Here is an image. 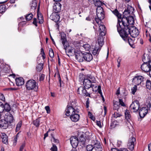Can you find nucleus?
Returning a JSON list of instances; mask_svg holds the SVG:
<instances>
[{
  "mask_svg": "<svg viewBox=\"0 0 151 151\" xmlns=\"http://www.w3.org/2000/svg\"><path fill=\"white\" fill-rule=\"evenodd\" d=\"M96 82L95 78L94 77L89 76L85 78L83 80V84L84 86L86 88L89 89L90 88H96V86L94 85L93 83H95Z\"/></svg>",
  "mask_w": 151,
  "mask_h": 151,
  "instance_id": "obj_1",
  "label": "nucleus"
},
{
  "mask_svg": "<svg viewBox=\"0 0 151 151\" xmlns=\"http://www.w3.org/2000/svg\"><path fill=\"white\" fill-rule=\"evenodd\" d=\"M117 30L121 37L124 40H126L129 35L128 27L125 28V27L121 23L117 25Z\"/></svg>",
  "mask_w": 151,
  "mask_h": 151,
  "instance_id": "obj_2",
  "label": "nucleus"
},
{
  "mask_svg": "<svg viewBox=\"0 0 151 151\" xmlns=\"http://www.w3.org/2000/svg\"><path fill=\"white\" fill-rule=\"evenodd\" d=\"M91 144L88 145L86 146L87 151H102V149L99 142L95 140L91 141Z\"/></svg>",
  "mask_w": 151,
  "mask_h": 151,
  "instance_id": "obj_3",
  "label": "nucleus"
},
{
  "mask_svg": "<svg viewBox=\"0 0 151 151\" xmlns=\"http://www.w3.org/2000/svg\"><path fill=\"white\" fill-rule=\"evenodd\" d=\"M96 15L98 18H96L93 21V23L95 24L96 23L99 25L101 23V20L104 18V12L101 7H97L96 9Z\"/></svg>",
  "mask_w": 151,
  "mask_h": 151,
  "instance_id": "obj_4",
  "label": "nucleus"
},
{
  "mask_svg": "<svg viewBox=\"0 0 151 151\" xmlns=\"http://www.w3.org/2000/svg\"><path fill=\"white\" fill-rule=\"evenodd\" d=\"M121 24L125 27V28H128L130 27L129 25H133L134 24V21L132 16H129L128 17L127 16L123 17L121 19Z\"/></svg>",
  "mask_w": 151,
  "mask_h": 151,
  "instance_id": "obj_5",
  "label": "nucleus"
},
{
  "mask_svg": "<svg viewBox=\"0 0 151 151\" xmlns=\"http://www.w3.org/2000/svg\"><path fill=\"white\" fill-rule=\"evenodd\" d=\"M25 87L26 89L29 91L32 90H37L38 88L37 84L35 81L33 79L27 81L26 83Z\"/></svg>",
  "mask_w": 151,
  "mask_h": 151,
  "instance_id": "obj_6",
  "label": "nucleus"
},
{
  "mask_svg": "<svg viewBox=\"0 0 151 151\" xmlns=\"http://www.w3.org/2000/svg\"><path fill=\"white\" fill-rule=\"evenodd\" d=\"M64 49L65 50L66 53L67 52V55L69 56L73 55L76 54V52H77V50L76 49V48H74L73 47H71L69 45H66L64 46Z\"/></svg>",
  "mask_w": 151,
  "mask_h": 151,
  "instance_id": "obj_7",
  "label": "nucleus"
},
{
  "mask_svg": "<svg viewBox=\"0 0 151 151\" xmlns=\"http://www.w3.org/2000/svg\"><path fill=\"white\" fill-rule=\"evenodd\" d=\"M65 111L66 112L65 114L66 116H71L75 113H78L79 110L77 109H76V108H73L72 106H69L68 105L65 110Z\"/></svg>",
  "mask_w": 151,
  "mask_h": 151,
  "instance_id": "obj_8",
  "label": "nucleus"
},
{
  "mask_svg": "<svg viewBox=\"0 0 151 151\" xmlns=\"http://www.w3.org/2000/svg\"><path fill=\"white\" fill-rule=\"evenodd\" d=\"M142 70L146 72H149L150 76L151 77V60L148 63H143L141 67Z\"/></svg>",
  "mask_w": 151,
  "mask_h": 151,
  "instance_id": "obj_9",
  "label": "nucleus"
},
{
  "mask_svg": "<svg viewBox=\"0 0 151 151\" xmlns=\"http://www.w3.org/2000/svg\"><path fill=\"white\" fill-rule=\"evenodd\" d=\"M129 34L133 37H137L139 34V32L138 29L135 27L131 26L128 27Z\"/></svg>",
  "mask_w": 151,
  "mask_h": 151,
  "instance_id": "obj_10",
  "label": "nucleus"
},
{
  "mask_svg": "<svg viewBox=\"0 0 151 151\" xmlns=\"http://www.w3.org/2000/svg\"><path fill=\"white\" fill-rule=\"evenodd\" d=\"M140 107V104L139 101L137 100L134 101L131 104L130 108L131 109H132L134 112L137 111Z\"/></svg>",
  "mask_w": 151,
  "mask_h": 151,
  "instance_id": "obj_11",
  "label": "nucleus"
},
{
  "mask_svg": "<svg viewBox=\"0 0 151 151\" xmlns=\"http://www.w3.org/2000/svg\"><path fill=\"white\" fill-rule=\"evenodd\" d=\"M143 79L144 78L142 76H135L133 79V83L134 85H139L143 81Z\"/></svg>",
  "mask_w": 151,
  "mask_h": 151,
  "instance_id": "obj_12",
  "label": "nucleus"
},
{
  "mask_svg": "<svg viewBox=\"0 0 151 151\" xmlns=\"http://www.w3.org/2000/svg\"><path fill=\"white\" fill-rule=\"evenodd\" d=\"M77 92L78 94L83 96H90V93L87 92L86 91L84 87L81 86L79 87L78 89Z\"/></svg>",
  "mask_w": 151,
  "mask_h": 151,
  "instance_id": "obj_13",
  "label": "nucleus"
},
{
  "mask_svg": "<svg viewBox=\"0 0 151 151\" xmlns=\"http://www.w3.org/2000/svg\"><path fill=\"white\" fill-rule=\"evenodd\" d=\"M76 58L79 62H82L84 59V54L82 53L80 50H77L75 54Z\"/></svg>",
  "mask_w": 151,
  "mask_h": 151,
  "instance_id": "obj_14",
  "label": "nucleus"
},
{
  "mask_svg": "<svg viewBox=\"0 0 151 151\" xmlns=\"http://www.w3.org/2000/svg\"><path fill=\"white\" fill-rule=\"evenodd\" d=\"M135 141V139L134 137H132L129 138L127 144L128 147L129 149L131 150L134 149Z\"/></svg>",
  "mask_w": 151,
  "mask_h": 151,
  "instance_id": "obj_15",
  "label": "nucleus"
},
{
  "mask_svg": "<svg viewBox=\"0 0 151 151\" xmlns=\"http://www.w3.org/2000/svg\"><path fill=\"white\" fill-rule=\"evenodd\" d=\"M70 143L72 147L75 148L78 145V140L77 137L76 136H73L70 138Z\"/></svg>",
  "mask_w": 151,
  "mask_h": 151,
  "instance_id": "obj_16",
  "label": "nucleus"
},
{
  "mask_svg": "<svg viewBox=\"0 0 151 151\" xmlns=\"http://www.w3.org/2000/svg\"><path fill=\"white\" fill-rule=\"evenodd\" d=\"M4 118L8 123L9 124L12 123L14 120L13 115L12 114L9 113H7L4 116Z\"/></svg>",
  "mask_w": 151,
  "mask_h": 151,
  "instance_id": "obj_17",
  "label": "nucleus"
},
{
  "mask_svg": "<svg viewBox=\"0 0 151 151\" xmlns=\"http://www.w3.org/2000/svg\"><path fill=\"white\" fill-rule=\"evenodd\" d=\"M99 34L101 36H103L105 35L106 33V27L103 24H99Z\"/></svg>",
  "mask_w": 151,
  "mask_h": 151,
  "instance_id": "obj_18",
  "label": "nucleus"
},
{
  "mask_svg": "<svg viewBox=\"0 0 151 151\" xmlns=\"http://www.w3.org/2000/svg\"><path fill=\"white\" fill-rule=\"evenodd\" d=\"M111 11L117 17V24H119V23H121L122 22L121 19H122L121 14L119 12V11L116 9H115L113 10H111Z\"/></svg>",
  "mask_w": 151,
  "mask_h": 151,
  "instance_id": "obj_19",
  "label": "nucleus"
},
{
  "mask_svg": "<svg viewBox=\"0 0 151 151\" xmlns=\"http://www.w3.org/2000/svg\"><path fill=\"white\" fill-rule=\"evenodd\" d=\"M148 109L145 107L141 108L139 110V114L141 117H143L147 114Z\"/></svg>",
  "mask_w": 151,
  "mask_h": 151,
  "instance_id": "obj_20",
  "label": "nucleus"
},
{
  "mask_svg": "<svg viewBox=\"0 0 151 151\" xmlns=\"http://www.w3.org/2000/svg\"><path fill=\"white\" fill-rule=\"evenodd\" d=\"M9 125L5 119H0V127L1 128L6 129L8 127Z\"/></svg>",
  "mask_w": 151,
  "mask_h": 151,
  "instance_id": "obj_21",
  "label": "nucleus"
},
{
  "mask_svg": "<svg viewBox=\"0 0 151 151\" xmlns=\"http://www.w3.org/2000/svg\"><path fill=\"white\" fill-rule=\"evenodd\" d=\"M61 5L59 3H55L53 6V11L56 13L59 12L61 9Z\"/></svg>",
  "mask_w": 151,
  "mask_h": 151,
  "instance_id": "obj_22",
  "label": "nucleus"
},
{
  "mask_svg": "<svg viewBox=\"0 0 151 151\" xmlns=\"http://www.w3.org/2000/svg\"><path fill=\"white\" fill-rule=\"evenodd\" d=\"M60 16L56 13L52 14L50 15V18L55 22H57L60 19Z\"/></svg>",
  "mask_w": 151,
  "mask_h": 151,
  "instance_id": "obj_23",
  "label": "nucleus"
},
{
  "mask_svg": "<svg viewBox=\"0 0 151 151\" xmlns=\"http://www.w3.org/2000/svg\"><path fill=\"white\" fill-rule=\"evenodd\" d=\"M16 84L17 86H20L22 85L24 83V81L23 78L21 77L16 78L15 79Z\"/></svg>",
  "mask_w": 151,
  "mask_h": 151,
  "instance_id": "obj_24",
  "label": "nucleus"
},
{
  "mask_svg": "<svg viewBox=\"0 0 151 151\" xmlns=\"http://www.w3.org/2000/svg\"><path fill=\"white\" fill-rule=\"evenodd\" d=\"M84 59L88 62L91 61L93 58V56L91 53H86L84 54Z\"/></svg>",
  "mask_w": 151,
  "mask_h": 151,
  "instance_id": "obj_25",
  "label": "nucleus"
},
{
  "mask_svg": "<svg viewBox=\"0 0 151 151\" xmlns=\"http://www.w3.org/2000/svg\"><path fill=\"white\" fill-rule=\"evenodd\" d=\"M1 141L3 143L6 145L8 144V136L4 133H2L1 135Z\"/></svg>",
  "mask_w": 151,
  "mask_h": 151,
  "instance_id": "obj_26",
  "label": "nucleus"
},
{
  "mask_svg": "<svg viewBox=\"0 0 151 151\" xmlns=\"http://www.w3.org/2000/svg\"><path fill=\"white\" fill-rule=\"evenodd\" d=\"M78 113H75L70 116V119L72 121L76 122L79 120L80 116Z\"/></svg>",
  "mask_w": 151,
  "mask_h": 151,
  "instance_id": "obj_27",
  "label": "nucleus"
},
{
  "mask_svg": "<svg viewBox=\"0 0 151 151\" xmlns=\"http://www.w3.org/2000/svg\"><path fill=\"white\" fill-rule=\"evenodd\" d=\"M124 114L126 119H127V121L129 123H130L131 116L129 111L128 110H126Z\"/></svg>",
  "mask_w": 151,
  "mask_h": 151,
  "instance_id": "obj_28",
  "label": "nucleus"
},
{
  "mask_svg": "<svg viewBox=\"0 0 151 151\" xmlns=\"http://www.w3.org/2000/svg\"><path fill=\"white\" fill-rule=\"evenodd\" d=\"M61 40L62 42V44L64 46L66 44H68L67 42L66 35L65 34H63L61 35Z\"/></svg>",
  "mask_w": 151,
  "mask_h": 151,
  "instance_id": "obj_29",
  "label": "nucleus"
},
{
  "mask_svg": "<svg viewBox=\"0 0 151 151\" xmlns=\"http://www.w3.org/2000/svg\"><path fill=\"white\" fill-rule=\"evenodd\" d=\"M120 105L119 102L117 101H113V109L116 110L118 111Z\"/></svg>",
  "mask_w": 151,
  "mask_h": 151,
  "instance_id": "obj_30",
  "label": "nucleus"
},
{
  "mask_svg": "<svg viewBox=\"0 0 151 151\" xmlns=\"http://www.w3.org/2000/svg\"><path fill=\"white\" fill-rule=\"evenodd\" d=\"M101 47H95L92 51V53L94 55H98L101 49Z\"/></svg>",
  "mask_w": 151,
  "mask_h": 151,
  "instance_id": "obj_31",
  "label": "nucleus"
},
{
  "mask_svg": "<svg viewBox=\"0 0 151 151\" xmlns=\"http://www.w3.org/2000/svg\"><path fill=\"white\" fill-rule=\"evenodd\" d=\"M94 4L96 6H98L97 7H101V6L103 5L104 3L100 0H95Z\"/></svg>",
  "mask_w": 151,
  "mask_h": 151,
  "instance_id": "obj_32",
  "label": "nucleus"
},
{
  "mask_svg": "<svg viewBox=\"0 0 151 151\" xmlns=\"http://www.w3.org/2000/svg\"><path fill=\"white\" fill-rule=\"evenodd\" d=\"M31 9L34 10L35 9L37 6V3L36 0L32 1V3L30 4Z\"/></svg>",
  "mask_w": 151,
  "mask_h": 151,
  "instance_id": "obj_33",
  "label": "nucleus"
},
{
  "mask_svg": "<svg viewBox=\"0 0 151 151\" xmlns=\"http://www.w3.org/2000/svg\"><path fill=\"white\" fill-rule=\"evenodd\" d=\"M104 39L102 37H100L98 38V44L99 45V47H101V48L102 45L104 44Z\"/></svg>",
  "mask_w": 151,
  "mask_h": 151,
  "instance_id": "obj_34",
  "label": "nucleus"
},
{
  "mask_svg": "<svg viewBox=\"0 0 151 151\" xmlns=\"http://www.w3.org/2000/svg\"><path fill=\"white\" fill-rule=\"evenodd\" d=\"M146 103L147 104V108L149 109V110H150L151 106V97H149L146 100Z\"/></svg>",
  "mask_w": 151,
  "mask_h": 151,
  "instance_id": "obj_35",
  "label": "nucleus"
},
{
  "mask_svg": "<svg viewBox=\"0 0 151 151\" xmlns=\"http://www.w3.org/2000/svg\"><path fill=\"white\" fill-rule=\"evenodd\" d=\"M124 40L126 42H128L131 46H132L133 45L134 40L130 38H129L128 36L127 37L126 40Z\"/></svg>",
  "mask_w": 151,
  "mask_h": 151,
  "instance_id": "obj_36",
  "label": "nucleus"
},
{
  "mask_svg": "<svg viewBox=\"0 0 151 151\" xmlns=\"http://www.w3.org/2000/svg\"><path fill=\"white\" fill-rule=\"evenodd\" d=\"M142 61L143 62V63H148L149 61L151 60L149 58L148 56L147 55V56L146 57L145 56H143L142 59Z\"/></svg>",
  "mask_w": 151,
  "mask_h": 151,
  "instance_id": "obj_37",
  "label": "nucleus"
},
{
  "mask_svg": "<svg viewBox=\"0 0 151 151\" xmlns=\"http://www.w3.org/2000/svg\"><path fill=\"white\" fill-rule=\"evenodd\" d=\"M4 110L6 111H9L11 110V107L7 103H6L4 105Z\"/></svg>",
  "mask_w": 151,
  "mask_h": 151,
  "instance_id": "obj_38",
  "label": "nucleus"
},
{
  "mask_svg": "<svg viewBox=\"0 0 151 151\" xmlns=\"http://www.w3.org/2000/svg\"><path fill=\"white\" fill-rule=\"evenodd\" d=\"M33 17V15L31 13L27 14L25 17L26 20L29 21L31 20L32 18Z\"/></svg>",
  "mask_w": 151,
  "mask_h": 151,
  "instance_id": "obj_39",
  "label": "nucleus"
},
{
  "mask_svg": "<svg viewBox=\"0 0 151 151\" xmlns=\"http://www.w3.org/2000/svg\"><path fill=\"white\" fill-rule=\"evenodd\" d=\"M43 65L42 63L39 64L37 66L36 69L37 71L40 72L43 68Z\"/></svg>",
  "mask_w": 151,
  "mask_h": 151,
  "instance_id": "obj_40",
  "label": "nucleus"
},
{
  "mask_svg": "<svg viewBox=\"0 0 151 151\" xmlns=\"http://www.w3.org/2000/svg\"><path fill=\"white\" fill-rule=\"evenodd\" d=\"M131 11L128 9H127V10H125L124 12V17L127 16V17H128L129 16H131Z\"/></svg>",
  "mask_w": 151,
  "mask_h": 151,
  "instance_id": "obj_41",
  "label": "nucleus"
},
{
  "mask_svg": "<svg viewBox=\"0 0 151 151\" xmlns=\"http://www.w3.org/2000/svg\"><path fill=\"white\" fill-rule=\"evenodd\" d=\"M82 47L86 51H89L90 49V46L88 44H86L82 45Z\"/></svg>",
  "mask_w": 151,
  "mask_h": 151,
  "instance_id": "obj_42",
  "label": "nucleus"
},
{
  "mask_svg": "<svg viewBox=\"0 0 151 151\" xmlns=\"http://www.w3.org/2000/svg\"><path fill=\"white\" fill-rule=\"evenodd\" d=\"M22 125V122L21 121L19 122L17 124L16 127V132L18 131H19L20 128Z\"/></svg>",
  "mask_w": 151,
  "mask_h": 151,
  "instance_id": "obj_43",
  "label": "nucleus"
},
{
  "mask_svg": "<svg viewBox=\"0 0 151 151\" xmlns=\"http://www.w3.org/2000/svg\"><path fill=\"white\" fill-rule=\"evenodd\" d=\"M6 10V6L4 5L0 6V13H3Z\"/></svg>",
  "mask_w": 151,
  "mask_h": 151,
  "instance_id": "obj_44",
  "label": "nucleus"
},
{
  "mask_svg": "<svg viewBox=\"0 0 151 151\" xmlns=\"http://www.w3.org/2000/svg\"><path fill=\"white\" fill-rule=\"evenodd\" d=\"M146 88L150 89H151V81L149 80H147L146 82Z\"/></svg>",
  "mask_w": 151,
  "mask_h": 151,
  "instance_id": "obj_45",
  "label": "nucleus"
},
{
  "mask_svg": "<svg viewBox=\"0 0 151 151\" xmlns=\"http://www.w3.org/2000/svg\"><path fill=\"white\" fill-rule=\"evenodd\" d=\"M40 119H37L33 121V124L36 127H38L40 125Z\"/></svg>",
  "mask_w": 151,
  "mask_h": 151,
  "instance_id": "obj_46",
  "label": "nucleus"
},
{
  "mask_svg": "<svg viewBox=\"0 0 151 151\" xmlns=\"http://www.w3.org/2000/svg\"><path fill=\"white\" fill-rule=\"evenodd\" d=\"M49 55L52 58L54 57V52L53 50L52 49H50L49 50Z\"/></svg>",
  "mask_w": 151,
  "mask_h": 151,
  "instance_id": "obj_47",
  "label": "nucleus"
},
{
  "mask_svg": "<svg viewBox=\"0 0 151 151\" xmlns=\"http://www.w3.org/2000/svg\"><path fill=\"white\" fill-rule=\"evenodd\" d=\"M75 48L76 47V50H80V49L82 47V45L80 42H78L77 43L76 45H75Z\"/></svg>",
  "mask_w": 151,
  "mask_h": 151,
  "instance_id": "obj_48",
  "label": "nucleus"
},
{
  "mask_svg": "<svg viewBox=\"0 0 151 151\" xmlns=\"http://www.w3.org/2000/svg\"><path fill=\"white\" fill-rule=\"evenodd\" d=\"M4 111V105L0 102V113H2Z\"/></svg>",
  "mask_w": 151,
  "mask_h": 151,
  "instance_id": "obj_49",
  "label": "nucleus"
},
{
  "mask_svg": "<svg viewBox=\"0 0 151 151\" xmlns=\"http://www.w3.org/2000/svg\"><path fill=\"white\" fill-rule=\"evenodd\" d=\"M137 89V86H136L135 85V86L132 88L131 89L132 93L133 94H134L135 92L136 91Z\"/></svg>",
  "mask_w": 151,
  "mask_h": 151,
  "instance_id": "obj_50",
  "label": "nucleus"
},
{
  "mask_svg": "<svg viewBox=\"0 0 151 151\" xmlns=\"http://www.w3.org/2000/svg\"><path fill=\"white\" fill-rule=\"evenodd\" d=\"M121 116V115L117 112H114L113 115V117L115 118H117L120 117Z\"/></svg>",
  "mask_w": 151,
  "mask_h": 151,
  "instance_id": "obj_51",
  "label": "nucleus"
},
{
  "mask_svg": "<svg viewBox=\"0 0 151 151\" xmlns=\"http://www.w3.org/2000/svg\"><path fill=\"white\" fill-rule=\"evenodd\" d=\"M50 150L51 151H57V148L56 146L55 145H53L52 147L50 149Z\"/></svg>",
  "mask_w": 151,
  "mask_h": 151,
  "instance_id": "obj_52",
  "label": "nucleus"
},
{
  "mask_svg": "<svg viewBox=\"0 0 151 151\" xmlns=\"http://www.w3.org/2000/svg\"><path fill=\"white\" fill-rule=\"evenodd\" d=\"M40 17L39 16L38 17V20H39V22L40 24L43 23V17L40 15Z\"/></svg>",
  "mask_w": 151,
  "mask_h": 151,
  "instance_id": "obj_53",
  "label": "nucleus"
},
{
  "mask_svg": "<svg viewBox=\"0 0 151 151\" xmlns=\"http://www.w3.org/2000/svg\"><path fill=\"white\" fill-rule=\"evenodd\" d=\"M119 105H121L122 106H125V104L123 100L122 99H119Z\"/></svg>",
  "mask_w": 151,
  "mask_h": 151,
  "instance_id": "obj_54",
  "label": "nucleus"
},
{
  "mask_svg": "<svg viewBox=\"0 0 151 151\" xmlns=\"http://www.w3.org/2000/svg\"><path fill=\"white\" fill-rule=\"evenodd\" d=\"M45 109L47 111V112L48 114H49L50 112V107L48 106H46L45 107Z\"/></svg>",
  "mask_w": 151,
  "mask_h": 151,
  "instance_id": "obj_55",
  "label": "nucleus"
},
{
  "mask_svg": "<svg viewBox=\"0 0 151 151\" xmlns=\"http://www.w3.org/2000/svg\"><path fill=\"white\" fill-rule=\"evenodd\" d=\"M25 145V143H23L22 144L20 148L19 151H23L24 147Z\"/></svg>",
  "mask_w": 151,
  "mask_h": 151,
  "instance_id": "obj_56",
  "label": "nucleus"
},
{
  "mask_svg": "<svg viewBox=\"0 0 151 151\" xmlns=\"http://www.w3.org/2000/svg\"><path fill=\"white\" fill-rule=\"evenodd\" d=\"M45 76L43 74L41 75L40 77L39 80L40 81H43L44 79Z\"/></svg>",
  "mask_w": 151,
  "mask_h": 151,
  "instance_id": "obj_57",
  "label": "nucleus"
},
{
  "mask_svg": "<svg viewBox=\"0 0 151 151\" xmlns=\"http://www.w3.org/2000/svg\"><path fill=\"white\" fill-rule=\"evenodd\" d=\"M51 136L52 137V140L53 142H54L55 143H58V141L57 139H56L55 138L53 137L52 134H51Z\"/></svg>",
  "mask_w": 151,
  "mask_h": 151,
  "instance_id": "obj_58",
  "label": "nucleus"
},
{
  "mask_svg": "<svg viewBox=\"0 0 151 151\" xmlns=\"http://www.w3.org/2000/svg\"><path fill=\"white\" fill-rule=\"evenodd\" d=\"M0 99L3 101L5 100L4 97L2 94L0 93Z\"/></svg>",
  "mask_w": 151,
  "mask_h": 151,
  "instance_id": "obj_59",
  "label": "nucleus"
},
{
  "mask_svg": "<svg viewBox=\"0 0 151 151\" xmlns=\"http://www.w3.org/2000/svg\"><path fill=\"white\" fill-rule=\"evenodd\" d=\"M37 19L36 18H34L33 19V24H34L36 26H37Z\"/></svg>",
  "mask_w": 151,
  "mask_h": 151,
  "instance_id": "obj_60",
  "label": "nucleus"
},
{
  "mask_svg": "<svg viewBox=\"0 0 151 151\" xmlns=\"http://www.w3.org/2000/svg\"><path fill=\"white\" fill-rule=\"evenodd\" d=\"M96 124L100 127H101V122L100 121H96Z\"/></svg>",
  "mask_w": 151,
  "mask_h": 151,
  "instance_id": "obj_61",
  "label": "nucleus"
},
{
  "mask_svg": "<svg viewBox=\"0 0 151 151\" xmlns=\"http://www.w3.org/2000/svg\"><path fill=\"white\" fill-rule=\"evenodd\" d=\"M50 131V130H49L45 134H44V139H45V138L47 137L48 136V133Z\"/></svg>",
  "mask_w": 151,
  "mask_h": 151,
  "instance_id": "obj_62",
  "label": "nucleus"
},
{
  "mask_svg": "<svg viewBox=\"0 0 151 151\" xmlns=\"http://www.w3.org/2000/svg\"><path fill=\"white\" fill-rule=\"evenodd\" d=\"M119 151H128V150L126 148H121L119 149Z\"/></svg>",
  "mask_w": 151,
  "mask_h": 151,
  "instance_id": "obj_63",
  "label": "nucleus"
},
{
  "mask_svg": "<svg viewBox=\"0 0 151 151\" xmlns=\"http://www.w3.org/2000/svg\"><path fill=\"white\" fill-rule=\"evenodd\" d=\"M111 151H119V149L116 148H113L111 149Z\"/></svg>",
  "mask_w": 151,
  "mask_h": 151,
  "instance_id": "obj_64",
  "label": "nucleus"
}]
</instances>
